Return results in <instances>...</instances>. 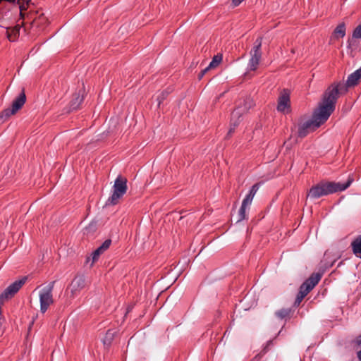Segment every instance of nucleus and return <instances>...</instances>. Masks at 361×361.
Returning a JSON list of instances; mask_svg holds the SVG:
<instances>
[{
    "label": "nucleus",
    "instance_id": "f257e3e1",
    "mask_svg": "<svg viewBox=\"0 0 361 361\" xmlns=\"http://www.w3.org/2000/svg\"><path fill=\"white\" fill-rule=\"evenodd\" d=\"M332 99L333 97L331 94H328L325 97L322 95L317 107L312 113V119L298 125V135L299 137H306L310 132L314 131L327 121L336 109Z\"/></svg>",
    "mask_w": 361,
    "mask_h": 361
},
{
    "label": "nucleus",
    "instance_id": "f03ea898",
    "mask_svg": "<svg viewBox=\"0 0 361 361\" xmlns=\"http://www.w3.org/2000/svg\"><path fill=\"white\" fill-rule=\"evenodd\" d=\"M352 182L353 179L350 178H349L345 183L322 180L310 188L307 193V197L311 199H318L323 196L343 191L350 187Z\"/></svg>",
    "mask_w": 361,
    "mask_h": 361
},
{
    "label": "nucleus",
    "instance_id": "7ed1b4c3",
    "mask_svg": "<svg viewBox=\"0 0 361 361\" xmlns=\"http://www.w3.org/2000/svg\"><path fill=\"white\" fill-rule=\"evenodd\" d=\"M361 78V67L350 74L347 78L346 82H335L331 84L323 93L325 97L328 94L333 97L332 102L336 107V104L340 95L345 94L348 87L356 85Z\"/></svg>",
    "mask_w": 361,
    "mask_h": 361
},
{
    "label": "nucleus",
    "instance_id": "20e7f679",
    "mask_svg": "<svg viewBox=\"0 0 361 361\" xmlns=\"http://www.w3.org/2000/svg\"><path fill=\"white\" fill-rule=\"evenodd\" d=\"M127 182L126 178L121 175L117 176L112 188V194L107 200V204L115 205L118 202L127 191Z\"/></svg>",
    "mask_w": 361,
    "mask_h": 361
},
{
    "label": "nucleus",
    "instance_id": "39448f33",
    "mask_svg": "<svg viewBox=\"0 0 361 361\" xmlns=\"http://www.w3.org/2000/svg\"><path fill=\"white\" fill-rule=\"evenodd\" d=\"M26 102V95L24 90L18 94L12 102L11 108L3 110L0 114V123L5 122L12 115L20 110Z\"/></svg>",
    "mask_w": 361,
    "mask_h": 361
},
{
    "label": "nucleus",
    "instance_id": "423d86ee",
    "mask_svg": "<svg viewBox=\"0 0 361 361\" xmlns=\"http://www.w3.org/2000/svg\"><path fill=\"white\" fill-rule=\"evenodd\" d=\"M55 281L50 282L39 291L40 311L45 313L50 305L54 302L52 292Z\"/></svg>",
    "mask_w": 361,
    "mask_h": 361
},
{
    "label": "nucleus",
    "instance_id": "0eeeda50",
    "mask_svg": "<svg viewBox=\"0 0 361 361\" xmlns=\"http://www.w3.org/2000/svg\"><path fill=\"white\" fill-rule=\"evenodd\" d=\"M262 37H258L254 42V46L250 52V59L248 62V68L250 71H254L257 68L262 58Z\"/></svg>",
    "mask_w": 361,
    "mask_h": 361
},
{
    "label": "nucleus",
    "instance_id": "6e6552de",
    "mask_svg": "<svg viewBox=\"0 0 361 361\" xmlns=\"http://www.w3.org/2000/svg\"><path fill=\"white\" fill-rule=\"evenodd\" d=\"M27 281V276H23L10 284L0 295V301L11 299L20 290Z\"/></svg>",
    "mask_w": 361,
    "mask_h": 361
},
{
    "label": "nucleus",
    "instance_id": "1a4fd4ad",
    "mask_svg": "<svg viewBox=\"0 0 361 361\" xmlns=\"http://www.w3.org/2000/svg\"><path fill=\"white\" fill-rule=\"evenodd\" d=\"M255 103L252 98L246 97L243 100H240L236 109L233 111V118H240L243 114L253 107Z\"/></svg>",
    "mask_w": 361,
    "mask_h": 361
},
{
    "label": "nucleus",
    "instance_id": "9d476101",
    "mask_svg": "<svg viewBox=\"0 0 361 361\" xmlns=\"http://www.w3.org/2000/svg\"><path fill=\"white\" fill-rule=\"evenodd\" d=\"M290 108V93L288 90L284 89L279 97L277 110L279 112L285 113L288 112Z\"/></svg>",
    "mask_w": 361,
    "mask_h": 361
},
{
    "label": "nucleus",
    "instance_id": "9b49d317",
    "mask_svg": "<svg viewBox=\"0 0 361 361\" xmlns=\"http://www.w3.org/2000/svg\"><path fill=\"white\" fill-rule=\"evenodd\" d=\"M322 276V274L312 273L310 276L301 284L300 288L309 293L319 282Z\"/></svg>",
    "mask_w": 361,
    "mask_h": 361
},
{
    "label": "nucleus",
    "instance_id": "f8f14e48",
    "mask_svg": "<svg viewBox=\"0 0 361 361\" xmlns=\"http://www.w3.org/2000/svg\"><path fill=\"white\" fill-rule=\"evenodd\" d=\"M111 245V240L106 239L99 247H97L94 252H92L91 255V266L99 259V257L102 254H103L106 250H107L109 248Z\"/></svg>",
    "mask_w": 361,
    "mask_h": 361
},
{
    "label": "nucleus",
    "instance_id": "ddd939ff",
    "mask_svg": "<svg viewBox=\"0 0 361 361\" xmlns=\"http://www.w3.org/2000/svg\"><path fill=\"white\" fill-rule=\"evenodd\" d=\"M84 100V90H80L78 92L73 95V98L70 102V109L71 111L77 110L80 108Z\"/></svg>",
    "mask_w": 361,
    "mask_h": 361
},
{
    "label": "nucleus",
    "instance_id": "4468645a",
    "mask_svg": "<svg viewBox=\"0 0 361 361\" xmlns=\"http://www.w3.org/2000/svg\"><path fill=\"white\" fill-rule=\"evenodd\" d=\"M85 286V279L84 276H76L71 283V292L75 293Z\"/></svg>",
    "mask_w": 361,
    "mask_h": 361
},
{
    "label": "nucleus",
    "instance_id": "2eb2a0df",
    "mask_svg": "<svg viewBox=\"0 0 361 361\" xmlns=\"http://www.w3.org/2000/svg\"><path fill=\"white\" fill-rule=\"evenodd\" d=\"M259 188V183L254 184L251 187L248 194L245 196V197L243 199L242 202H243L244 204H247L250 206L251 204L253 197L255 195Z\"/></svg>",
    "mask_w": 361,
    "mask_h": 361
},
{
    "label": "nucleus",
    "instance_id": "dca6fc26",
    "mask_svg": "<svg viewBox=\"0 0 361 361\" xmlns=\"http://www.w3.org/2000/svg\"><path fill=\"white\" fill-rule=\"evenodd\" d=\"M293 312L291 308H282L275 312V316L280 319H287L291 317Z\"/></svg>",
    "mask_w": 361,
    "mask_h": 361
},
{
    "label": "nucleus",
    "instance_id": "f3484780",
    "mask_svg": "<svg viewBox=\"0 0 361 361\" xmlns=\"http://www.w3.org/2000/svg\"><path fill=\"white\" fill-rule=\"evenodd\" d=\"M20 30V26L19 25H16L15 27H12L11 32L7 30L6 35L8 39L10 42H15L19 36Z\"/></svg>",
    "mask_w": 361,
    "mask_h": 361
},
{
    "label": "nucleus",
    "instance_id": "a211bd4d",
    "mask_svg": "<svg viewBox=\"0 0 361 361\" xmlns=\"http://www.w3.org/2000/svg\"><path fill=\"white\" fill-rule=\"evenodd\" d=\"M354 254L361 253V235H358L351 243Z\"/></svg>",
    "mask_w": 361,
    "mask_h": 361
},
{
    "label": "nucleus",
    "instance_id": "6ab92c4d",
    "mask_svg": "<svg viewBox=\"0 0 361 361\" xmlns=\"http://www.w3.org/2000/svg\"><path fill=\"white\" fill-rule=\"evenodd\" d=\"M116 331L113 329H109L103 339V343L105 345H110L116 335Z\"/></svg>",
    "mask_w": 361,
    "mask_h": 361
},
{
    "label": "nucleus",
    "instance_id": "aec40b11",
    "mask_svg": "<svg viewBox=\"0 0 361 361\" xmlns=\"http://www.w3.org/2000/svg\"><path fill=\"white\" fill-rule=\"evenodd\" d=\"M249 207V205L244 204L243 202H242L241 207L239 209L238 211V219L237 222H240L243 220L247 219V209Z\"/></svg>",
    "mask_w": 361,
    "mask_h": 361
},
{
    "label": "nucleus",
    "instance_id": "412c9836",
    "mask_svg": "<svg viewBox=\"0 0 361 361\" xmlns=\"http://www.w3.org/2000/svg\"><path fill=\"white\" fill-rule=\"evenodd\" d=\"M334 35L337 38H343L345 35V25L342 23L338 25V26L335 28Z\"/></svg>",
    "mask_w": 361,
    "mask_h": 361
},
{
    "label": "nucleus",
    "instance_id": "4be33fe9",
    "mask_svg": "<svg viewBox=\"0 0 361 361\" xmlns=\"http://www.w3.org/2000/svg\"><path fill=\"white\" fill-rule=\"evenodd\" d=\"M222 61V55L221 54H216L215 55L212 61L209 63V64L207 66V67L209 69L214 68L217 67L221 61Z\"/></svg>",
    "mask_w": 361,
    "mask_h": 361
},
{
    "label": "nucleus",
    "instance_id": "5701e85b",
    "mask_svg": "<svg viewBox=\"0 0 361 361\" xmlns=\"http://www.w3.org/2000/svg\"><path fill=\"white\" fill-rule=\"evenodd\" d=\"M353 37L356 39H361V24L356 27L353 30Z\"/></svg>",
    "mask_w": 361,
    "mask_h": 361
},
{
    "label": "nucleus",
    "instance_id": "b1692460",
    "mask_svg": "<svg viewBox=\"0 0 361 361\" xmlns=\"http://www.w3.org/2000/svg\"><path fill=\"white\" fill-rule=\"evenodd\" d=\"M169 94V92L167 91H163L158 97H157V101H158V105L160 106V104L164 102V100L167 97Z\"/></svg>",
    "mask_w": 361,
    "mask_h": 361
},
{
    "label": "nucleus",
    "instance_id": "393cba45",
    "mask_svg": "<svg viewBox=\"0 0 361 361\" xmlns=\"http://www.w3.org/2000/svg\"><path fill=\"white\" fill-rule=\"evenodd\" d=\"M240 118H233V113L231 114V127H234L235 128L240 123Z\"/></svg>",
    "mask_w": 361,
    "mask_h": 361
},
{
    "label": "nucleus",
    "instance_id": "a878e982",
    "mask_svg": "<svg viewBox=\"0 0 361 361\" xmlns=\"http://www.w3.org/2000/svg\"><path fill=\"white\" fill-rule=\"evenodd\" d=\"M273 345V340H269L265 346L263 348V353H267L269 348Z\"/></svg>",
    "mask_w": 361,
    "mask_h": 361
},
{
    "label": "nucleus",
    "instance_id": "bb28decb",
    "mask_svg": "<svg viewBox=\"0 0 361 361\" xmlns=\"http://www.w3.org/2000/svg\"><path fill=\"white\" fill-rule=\"evenodd\" d=\"M210 69L207 66L203 70L201 71V72L198 75V79L201 80L203 76L207 73Z\"/></svg>",
    "mask_w": 361,
    "mask_h": 361
},
{
    "label": "nucleus",
    "instance_id": "cd10ccee",
    "mask_svg": "<svg viewBox=\"0 0 361 361\" xmlns=\"http://www.w3.org/2000/svg\"><path fill=\"white\" fill-rule=\"evenodd\" d=\"M308 293L305 292L304 290L301 289V288H299V291L298 293V296L300 297L302 299H304V298L307 295Z\"/></svg>",
    "mask_w": 361,
    "mask_h": 361
},
{
    "label": "nucleus",
    "instance_id": "c85d7f7f",
    "mask_svg": "<svg viewBox=\"0 0 361 361\" xmlns=\"http://www.w3.org/2000/svg\"><path fill=\"white\" fill-rule=\"evenodd\" d=\"M302 300H303V299H302L300 297H299V296H298V295H297V296H296V298H295V302H294L293 306H294V307H298V306L300 305V302H302Z\"/></svg>",
    "mask_w": 361,
    "mask_h": 361
},
{
    "label": "nucleus",
    "instance_id": "c756f323",
    "mask_svg": "<svg viewBox=\"0 0 361 361\" xmlns=\"http://www.w3.org/2000/svg\"><path fill=\"white\" fill-rule=\"evenodd\" d=\"M353 342L358 346H361V334L355 337Z\"/></svg>",
    "mask_w": 361,
    "mask_h": 361
},
{
    "label": "nucleus",
    "instance_id": "7c9ffc66",
    "mask_svg": "<svg viewBox=\"0 0 361 361\" xmlns=\"http://www.w3.org/2000/svg\"><path fill=\"white\" fill-rule=\"evenodd\" d=\"M265 353H263V350L259 353H258L257 355H256L254 358H253V360H259L264 355Z\"/></svg>",
    "mask_w": 361,
    "mask_h": 361
},
{
    "label": "nucleus",
    "instance_id": "2f4dec72",
    "mask_svg": "<svg viewBox=\"0 0 361 361\" xmlns=\"http://www.w3.org/2000/svg\"><path fill=\"white\" fill-rule=\"evenodd\" d=\"M244 0H232L233 6H239Z\"/></svg>",
    "mask_w": 361,
    "mask_h": 361
},
{
    "label": "nucleus",
    "instance_id": "473e14b6",
    "mask_svg": "<svg viewBox=\"0 0 361 361\" xmlns=\"http://www.w3.org/2000/svg\"><path fill=\"white\" fill-rule=\"evenodd\" d=\"M235 129L234 127H231L230 126V129L227 133V135L226 137H228L229 136H231L232 135V133L235 131Z\"/></svg>",
    "mask_w": 361,
    "mask_h": 361
},
{
    "label": "nucleus",
    "instance_id": "72a5a7b5",
    "mask_svg": "<svg viewBox=\"0 0 361 361\" xmlns=\"http://www.w3.org/2000/svg\"><path fill=\"white\" fill-rule=\"evenodd\" d=\"M357 357L359 361H361V350L357 352Z\"/></svg>",
    "mask_w": 361,
    "mask_h": 361
},
{
    "label": "nucleus",
    "instance_id": "f704fd0d",
    "mask_svg": "<svg viewBox=\"0 0 361 361\" xmlns=\"http://www.w3.org/2000/svg\"><path fill=\"white\" fill-rule=\"evenodd\" d=\"M90 257H88L87 258V259H86V262H87V263H88V262H90Z\"/></svg>",
    "mask_w": 361,
    "mask_h": 361
},
{
    "label": "nucleus",
    "instance_id": "c9c22d12",
    "mask_svg": "<svg viewBox=\"0 0 361 361\" xmlns=\"http://www.w3.org/2000/svg\"><path fill=\"white\" fill-rule=\"evenodd\" d=\"M334 262H333L331 264H330V267H332L334 265Z\"/></svg>",
    "mask_w": 361,
    "mask_h": 361
}]
</instances>
